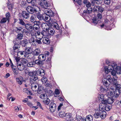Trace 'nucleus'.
Masks as SVG:
<instances>
[{
  "instance_id": "nucleus-8",
  "label": "nucleus",
  "mask_w": 121,
  "mask_h": 121,
  "mask_svg": "<svg viewBox=\"0 0 121 121\" xmlns=\"http://www.w3.org/2000/svg\"><path fill=\"white\" fill-rule=\"evenodd\" d=\"M38 85L37 83H34L31 84V88L34 91H36L38 90Z\"/></svg>"
},
{
  "instance_id": "nucleus-7",
  "label": "nucleus",
  "mask_w": 121,
  "mask_h": 121,
  "mask_svg": "<svg viewBox=\"0 0 121 121\" xmlns=\"http://www.w3.org/2000/svg\"><path fill=\"white\" fill-rule=\"evenodd\" d=\"M56 108V104L53 102L51 103L50 105V109L51 112H54Z\"/></svg>"
},
{
  "instance_id": "nucleus-17",
  "label": "nucleus",
  "mask_w": 121,
  "mask_h": 121,
  "mask_svg": "<svg viewBox=\"0 0 121 121\" xmlns=\"http://www.w3.org/2000/svg\"><path fill=\"white\" fill-rule=\"evenodd\" d=\"M92 11V9L91 7L87 8L86 10L84 11L83 14L84 15H85L86 14L90 13H91Z\"/></svg>"
},
{
  "instance_id": "nucleus-12",
  "label": "nucleus",
  "mask_w": 121,
  "mask_h": 121,
  "mask_svg": "<svg viewBox=\"0 0 121 121\" xmlns=\"http://www.w3.org/2000/svg\"><path fill=\"white\" fill-rule=\"evenodd\" d=\"M40 49L39 48H37L35 49L32 52L33 54L34 55L33 57L35 58V56H38L40 53Z\"/></svg>"
},
{
  "instance_id": "nucleus-48",
  "label": "nucleus",
  "mask_w": 121,
  "mask_h": 121,
  "mask_svg": "<svg viewBox=\"0 0 121 121\" xmlns=\"http://www.w3.org/2000/svg\"><path fill=\"white\" fill-rule=\"evenodd\" d=\"M49 10V12H48V13L47 15H48V16H49L50 17H52L54 16V12L50 9Z\"/></svg>"
},
{
  "instance_id": "nucleus-49",
  "label": "nucleus",
  "mask_w": 121,
  "mask_h": 121,
  "mask_svg": "<svg viewBox=\"0 0 121 121\" xmlns=\"http://www.w3.org/2000/svg\"><path fill=\"white\" fill-rule=\"evenodd\" d=\"M116 70L117 73L121 74V66L120 67L119 66H117V68Z\"/></svg>"
},
{
  "instance_id": "nucleus-31",
  "label": "nucleus",
  "mask_w": 121,
  "mask_h": 121,
  "mask_svg": "<svg viewBox=\"0 0 121 121\" xmlns=\"http://www.w3.org/2000/svg\"><path fill=\"white\" fill-rule=\"evenodd\" d=\"M17 55L18 56H20V55L21 56L24 55V56L25 57L26 56V52L24 51H20L18 52L17 53Z\"/></svg>"
},
{
  "instance_id": "nucleus-59",
  "label": "nucleus",
  "mask_w": 121,
  "mask_h": 121,
  "mask_svg": "<svg viewBox=\"0 0 121 121\" xmlns=\"http://www.w3.org/2000/svg\"><path fill=\"white\" fill-rule=\"evenodd\" d=\"M104 11V9L101 6H99V9H98V11H99L100 13H102Z\"/></svg>"
},
{
  "instance_id": "nucleus-53",
  "label": "nucleus",
  "mask_w": 121,
  "mask_h": 121,
  "mask_svg": "<svg viewBox=\"0 0 121 121\" xmlns=\"http://www.w3.org/2000/svg\"><path fill=\"white\" fill-rule=\"evenodd\" d=\"M99 8V6H95L93 9V10L94 12H97L98 11Z\"/></svg>"
},
{
  "instance_id": "nucleus-28",
  "label": "nucleus",
  "mask_w": 121,
  "mask_h": 121,
  "mask_svg": "<svg viewBox=\"0 0 121 121\" xmlns=\"http://www.w3.org/2000/svg\"><path fill=\"white\" fill-rule=\"evenodd\" d=\"M114 100L112 98H109L107 100V103L108 104H111L114 101Z\"/></svg>"
},
{
  "instance_id": "nucleus-27",
  "label": "nucleus",
  "mask_w": 121,
  "mask_h": 121,
  "mask_svg": "<svg viewBox=\"0 0 121 121\" xmlns=\"http://www.w3.org/2000/svg\"><path fill=\"white\" fill-rule=\"evenodd\" d=\"M16 80L17 82L18 83L21 85L22 84V80H23V78L22 77H20L19 78H16Z\"/></svg>"
},
{
  "instance_id": "nucleus-36",
  "label": "nucleus",
  "mask_w": 121,
  "mask_h": 121,
  "mask_svg": "<svg viewBox=\"0 0 121 121\" xmlns=\"http://www.w3.org/2000/svg\"><path fill=\"white\" fill-rule=\"evenodd\" d=\"M40 98L42 99H46L48 98L47 95L46 94H41L40 95Z\"/></svg>"
},
{
  "instance_id": "nucleus-38",
  "label": "nucleus",
  "mask_w": 121,
  "mask_h": 121,
  "mask_svg": "<svg viewBox=\"0 0 121 121\" xmlns=\"http://www.w3.org/2000/svg\"><path fill=\"white\" fill-rule=\"evenodd\" d=\"M19 42H20V43L23 46L25 47L27 44L28 43V41L26 39L22 40L21 42L20 41Z\"/></svg>"
},
{
  "instance_id": "nucleus-26",
  "label": "nucleus",
  "mask_w": 121,
  "mask_h": 121,
  "mask_svg": "<svg viewBox=\"0 0 121 121\" xmlns=\"http://www.w3.org/2000/svg\"><path fill=\"white\" fill-rule=\"evenodd\" d=\"M106 112L103 111L101 110L100 111V117L102 119H104L106 116Z\"/></svg>"
},
{
  "instance_id": "nucleus-54",
  "label": "nucleus",
  "mask_w": 121,
  "mask_h": 121,
  "mask_svg": "<svg viewBox=\"0 0 121 121\" xmlns=\"http://www.w3.org/2000/svg\"><path fill=\"white\" fill-rule=\"evenodd\" d=\"M93 23L94 24V25H96L97 23L98 22V20L97 19L94 18L92 20Z\"/></svg>"
},
{
  "instance_id": "nucleus-9",
  "label": "nucleus",
  "mask_w": 121,
  "mask_h": 121,
  "mask_svg": "<svg viewBox=\"0 0 121 121\" xmlns=\"http://www.w3.org/2000/svg\"><path fill=\"white\" fill-rule=\"evenodd\" d=\"M48 32L49 36L50 35H53L55 33V31L51 27H49L48 29Z\"/></svg>"
},
{
  "instance_id": "nucleus-11",
  "label": "nucleus",
  "mask_w": 121,
  "mask_h": 121,
  "mask_svg": "<svg viewBox=\"0 0 121 121\" xmlns=\"http://www.w3.org/2000/svg\"><path fill=\"white\" fill-rule=\"evenodd\" d=\"M44 70L41 69H39L37 71V74L41 76H44L45 74Z\"/></svg>"
},
{
  "instance_id": "nucleus-51",
  "label": "nucleus",
  "mask_w": 121,
  "mask_h": 121,
  "mask_svg": "<svg viewBox=\"0 0 121 121\" xmlns=\"http://www.w3.org/2000/svg\"><path fill=\"white\" fill-rule=\"evenodd\" d=\"M41 81L43 83H45L47 82L48 79L46 77H43L41 79Z\"/></svg>"
},
{
  "instance_id": "nucleus-14",
  "label": "nucleus",
  "mask_w": 121,
  "mask_h": 121,
  "mask_svg": "<svg viewBox=\"0 0 121 121\" xmlns=\"http://www.w3.org/2000/svg\"><path fill=\"white\" fill-rule=\"evenodd\" d=\"M103 85L105 86L109 87L110 86L111 83L107 80V79L104 78L102 80Z\"/></svg>"
},
{
  "instance_id": "nucleus-45",
  "label": "nucleus",
  "mask_w": 121,
  "mask_h": 121,
  "mask_svg": "<svg viewBox=\"0 0 121 121\" xmlns=\"http://www.w3.org/2000/svg\"><path fill=\"white\" fill-rule=\"evenodd\" d=\"M44 17V16H43L41 14H38L37 17L39 20H43Z\"/></svg>"
},
{
  "instance_id": "nucleus-47",
  "label": "nucleus",
  "mask_w": 121,
  "mask_h": 121,
  "mask_svg": "<svg viewBox=\"0 0 121 121\" xmlns=\"http://www.w3.org/2000/svg\"><path fill=\"white\" fill-rule=\"evenodd\" d=\"M8 20V21H9V20L7 19L6 17L3 18L0 21V23L1 24H3L5 23Z\"/></svg>"
},
{
  "instance_id": "nucleus-37",
  "label": "nucleus",
  "mask_w": 121,
  "mask_h": 121,
  "mask_svg": "<svg viewBox=\"0 0 121 121\" xmlns=\"http://www.w3.org/2000/svg\"><path fill=\"white\" fill-rule=\"evenodd\" d=\"M41 33L43 36H49L48 32V30H46V31H45L44 30H43L41 31Z\"/></svg>"
},
{
  "instance_id": "nucleus-30",
  "label": "nucleus",
  "mask_w": 121,
  "mask_h": 121,
  "mask_svg": "<svg viewBox=\"0 0 121 121\" xmlns=\"http://www.w3.org/2000/svg\"><path fill=\"white\" fill-rule=\"evenodd\" d=\"M36 39H35L33 37H32L29 40L30 43H32L34 45H35L36 44Z\"/></svg>"
},
{
  "instance_id": "nucleus-41",
  "label": "nucleus",
  "mask_w": 121,
  "mask_h": 121,
  "mask_svg": "<svg viewBox=\"0 0 121 121\" xmlns=\"http://www.w3.org/2000/svg\"><path fill=\"white\" fill-rule=\"evenodd\" d=\"M59 112V115L60 117L62 118L64 117L65 114L64 112V111H63Z\"/></svg>"
},
{
  "instance_id": "nucleus-4",
  "label": "nucleus",
  "mask_w": 121,
  "mask_h": 121,
  "mask_svg": "<svg viewBox=\"0 0 121 121\" xmlns=\"http://www.w3.org/2000/svg\"><path fill=\"white\" fill-rule=\"evenodd\" d=\"M17 65L18 69L20 71L23 70L26 67L25 65L22 64L21 62H17Z\"/></svg>"
},
{
  "instance_id": "nucleus-24",
  "label": "nucleus",
  "mask_w": 121,
  "mask_h": 121,
  "mask_svg": "<svg viewBox=\"0 0 121 121\" xmlns=\"http://www.w3.org/2000/svg\"><path fill=\"white\" fill-rule=\"evenodd\" d=\"M107 79V80L109 81L111 83H112L113 81V77L112 78L110 75H108L106 76V78H105Z\"/></svg>"
},
{
  "instance_id": "nucleus-58",
  "label": "nucleus",
  "mask_w": 121,
  "mask_h": 121,
  "mask_svg": "<svg viewBox=\"0 0 121 121\" xmlns=\"http://www.w3.org/2000/svg\"><path fill=\"white\" fill-rule=\"evenodd\" d=\"M47 59L46 61V63L48 64H50L51 62L50 58H48V57L47 58Z\"/></svg>"
},
{
  "instance_id": "nucleus-19",
  "label": "nucleus",
  "mask_w": 121,
  "mask_h": 121,
  "mask_svg": "<svg viewBox=\"0 0 121 121\" xmlns=\"http://www.w3.org/2000/svg\"><path fill=\"white\" fill-rule=\"evenodd\" d=\"M14 30V31L17 33H18L20 32V31L22 33H23L24 32V30L21 27H18L15 28Z\"/></svg>"
},
{
  "instance_id": "nucleus-63",
  "label": "nucleus",
  "mask_w": 121,
  "mask_h": 121,
  "mask_svg": "<svg viewBox=\"0 0 121 121\" xmlns=\"http://www.w3.org/2000/svg\"><path fill=\"white\" fill-rule=\"evenodd\" d=\"M6 17V18L9 20V18L10 17V15L9 13V12L7 13L5 15Z\"/></svg>"
},
{
  "instance_id": "nucleus-21",
  "label": "nucleus",
  "mask_w": 121,
  "mask_h": 121,
  "mask_svg": "<svg viewBox=\"0 0 121 121\" xmlns=\"http://www.w3.org/2000/svg\"><path fill=\"white\" fill-rule=\"evenodd\" d=\"M43 42L44 43L46 44H48L50 43L49 39L47 37H45L43 38Z\"/></svg>"
},
{
  "instance_id": "nucleus-55",
  "label": "nucleus",
  "mask_w": 121,
  "mask_h": 121,
  "mask_svg": "<svg viewBox=\"0 0 121 121\" xmlns=\"http://www.w3.org/2000/svg\"><path fill=\"white\" fill-rule=\"evenodd\" d=\"M65 117L66 118L69 119L71 118V114L69 113H67L65 114Z\"/></svg>"
},
{
  "instance_id": "nucleus-57",
  "label": "nucleus",
  "mask_w": 121,
  "mask_h": 121,
  "mask_svg": "<svg viewBox=\"0 0 121 121\" xmlns=\"http://www.w3.org/2000/svg\"><path fill=\"white\" fill-rule=\"evenodd\" d=\"M47 100H43V102L46 104H49L50 102V100L48 99H47Z\"/></svg>"
},
{
  "instance_id": "nucleus-61",
  "label": "nucleus",
  "mask_w": 121,
  "mask_h": 121,
  "mask_svg": "<svg viewBox=\"0 0 121 121\" xmlns=\"http://www.w3.org/2000/svg\"><path fill=\"white\" fill-rule=\"evenodd\" d=\"M27 60H23L22 61V62H21L22 64H24L25 65H26V66L27 64Z\"/></svg>"
},
{
  "instance_id": "nucleus-56",
  "label": "nucleus",
  "mask_w": 121,
  "mask_h": 121,
  "mask_svg": "<svg viewBox=\"0 0 121 121\" xmlns=\"http://www.w3.org/2000/svg\"><path fill=\"white\" fill-rule=\"evenodd\" d=\"M117 78V77H113V80L114 81L113 82V85L115 86L118 83L117 80L116 79Z\"/></svg>"
},
{
  "instance_id": "nucleus-29",
  "label": "nucleus",
  "mask_w": 121,
  "mask_h": 121,
  "mask_svg": "<svg viewBox=\"0 0 121 121\" xmlns=\"http://www.w3.org/2000/svg\"><path fill=\"white\" fill-rule=\"evenodd\" d=\"M28 3H31L33 6H35L36 4V0H26Z\"/></svg>"
},
{
  "instance_id": "nucleus-40",
  "label": "nucleus",
  "mask_w": 121,
  "mask_h": 121,
  "mask_svg": "<svg viewBox=\"0 0 121 121\" xmlns=\"http://www.w3.org/2000/svg\"><path fill=\"white\" fill-rule=\"evenodd\" d=\"M42 9L43 10L44 13L47 15L48 13V12H49V10H50V9H49L47 8H46V7L43 9Z\"/></svg>"
},
{
  "instance_id": "nucleus-42",
  "label": "nucleus",
  "mask_w": 121,
  "mask_h": 121,
  "mask_svg": "<svg viewBox=\"0 0 121 121\" xmlns=\"http://www.w3.org/2000/svg\"><path fill=\"white\" fill-rule=\"evenodd\" d=\"M23 36V35L22 34H18L17 38L16 39H17H17L21 40L22 39V38Z\"/></svg>"
},
{
  "instance_id": "nucleus-16",
  "label": "nucleus",
  "mask_w": 121,
  "mask_h": 121,
  "mask_svg": "<svg viewBox=\"0 0 121 121\" xmlns=\"http://www.w3.org/2000/svg\"><path fill=\"white\" fill-rule=\"evenodd\" d=\"M41 26L43 29H45L46 30H48V29L50 27L48 24L44 23H42Z\"/></svg>"
},
{
  "instance_id": "nucleus-6",
  "label": "nucleus",
  "mask_w": 121,
  "mask_h": 121,
  "mask_svg": "<svg viewBox=\"0 0 121 121\" xmlns=\"http://www.w3.org/2000/svg\"><path fill=\"white\" fill-rule=\"evenodd\" d=\"M36 23H34V24L33 26V30H36L39 29L40 27L39 25L41 23L39 21H37L35 22Z\"/></svg>"
},
{
  "instance_id": "nucleus-32",
  "label": "nucleus",
  "mask_w": 121,
  "mask_h": 121,
  "mask_svg": "<svg viewBox=\"0 0 121 121\" xmlns=\"http://www.w3.org/2000/svg\"><path fill=\"white\" fill-rule=\"evenodd\" d=\"M93 120V117L91 115H89L87 116L86 119V121H92Z\"/></svg>"
},
{
  "instance_id": "nucleus-34",
  "label": "nucleus",
  "mask_w": 121,
  "mask_h": 121,
  "mask_svg": "<svg viewBox=\"0 0 121 121\" xmlns=\"http://www.w3.org/2000/svg\"><path fill=\"white\" fill-rule=\"evenodd\" d=\"M39 65H41L43 64V62L42 61L39 59H37L35 60L34 63Z\"/></svg>"
},
{
  "instance_id": "nucleus-25",
  "label": "nucleus",
  "mask_w": 121,
  "mask_h": 121,
  "mask_svg": "<svg viewBox=\"0 0 121 121\" xmlns=\"http://www.w3.org/2000/svg\"><path fill=\"white\" fill-rule=\"evenodd\" d=\"M117 67L116 68H115L112 69V70L110 69V70L109 72L111 71V70H112L111 72V73L113 76H114L113 77H117L116 75V72H117L116 69H117Z\"/></svg>"
},
{
  "instance_id": "nucleus-44",
  "label": "nucleus",
  "mask_w": 121,
  "mask_h": 121,
  "mask_svg": "<svg viewBox=\"0 0 121 121\" xmlns=\"http://www.w3.org/2000/svg\"><path fill=\"white\" fill-rule=\"evenodd\" d=\"M34 62H30L27 63V66L28 67H32L34 66Z\"/></svg>"
},
{
  "instance_id": "nucleus-13",
  "label": "nucleus",
  "mask_w": 121,
  "mask_h": 121,
  "mask_svg": "<svg viewBox=\"0 0 121 121\" xmlns=\"http://www.w3.org/2000/svg\"><path fill=\"white\" fill-rule=\"evenodd\" d=\"M25 27L29 31H31L33 30V26L31 24H26Z\"/></svg>"
},
{
  "instance_id": "nucleus-64",
  "label": "nucleus",
  "mask_w": 121,
  "mask_h": 121,
  "mask_svg": "<svg viewBox=\"0 0 121 121\" xmlns=\"http://www.w3.org/2000/svg\"><path fill=\"white\" fill-rule=\"evenodd\" d=\"M27 105L31 108H32V106L33 105V104L32 103L29 102V101H27Z\"/></svg>"
},
{
  "instance_id": "nucleus-23",
  "label": "nucleus",
  "mask_w": 121,
  "mask_h": 121,
  "mask_svg": "<svg viewBox=\"0 0 121 121\" xmlns=\"http://www.w3.org/2000/svg\"><path fill=\"white\" fill-rule=\"evenodd\" d=\"M43 20L47 22H50L51 19L50 17L48 15H46L45 16V17H44Z\"/></svg>"
},
{
  "instance_id": "nucleus-10",
  "label": "nucleus",
  "mask_w": 121,
  "mask_h": 121,
  "mask_svg": "<svg viewBox=\"0 0 121 121\" xmlns=\"http://www.w3.org/2000/svg\"><path fill=\"white\" fill-rule=\"evenodd\" d=\"M17 39L13 41V43L14 44L13 47V49H18L20 47L19 44L20 43V42H18L17 40Z\"/></svg>"
},
{
  "instance_id": "nucleus-50",
  "label": "nucleus",
  "mask_w": 121,
  "mask_h": 121,
  "mask_svg": "<svg viewBox=\"0 0 121 121\" xmlns=\"http://www.w3.org/2000/svg\"><path fill=\"white\" fill-rule=\"evenodd\" d=\"M12 69H13V71L14 72L15 74H18V72H17V69H16L15 67H16V66H12L11 67Z\"/></svg>"
},
{
  "instance_id": "nucleus-33",
  "label": "nucleus",
  "mask_w": 121,
  "mask_h": 121,
  "mask_svg": "<svg viewBox=\"0 0 121 121\" xmlns=\"http://www.w3.org/2000/svg\"><path fill=\"white\" fill-rule=\"evenodd\" d=\"M26 54V55L31 54L32 52L31 49L30 48H26L25 49Z\"/></svg>"
},
{
  "instance_id": "nucleus-18",
  "label": "nucleus",
  "mask_w": 121,
  "mask_h": 121,
  "mask_svg": "<svg viewBox=\"0 0 121 121\" xmlns=\"http://www.w3.org/2000/svg\"><path fill=\"white\" fill-rule=\"evenodd\" d=\"M36 17L34 15H32L30 17V21L31 22L34 23L38 21H36Z\"/></svg>"
},
{
  "instance_id": "nucleus-62",
  "label": "nucleus",
  "mask_w": 121,
  "mask_h": 121,
  "mask_svg": "<svg viewBox=\"0 0 121 121\" xmlns=\"http://www.w3.org/2000/svg\"><path fill=\"white\" fill-rule=\"evenodd\" d=\"M21 25H23L25 26L26 24L24 23L22 19H20V22L19 23Z\"/></svg>"
},
{
  "instance_id": "nucleus-3",
  "label": "nucleus",
  "mask_w": 121,
  "mask_h": 121,
  "mask_svg": "<svg viewBox=\"0 0 121 121\" xmlns=\"http://www.w3.org/2000/svg\"><path fill=\"white\" fill-rule=\"evenodd\" d=\"M107 100H105L102 101V103L99 104V108L100 110H103V111L105 110L108 111L111 108L112 105L111 104H106Z\"/></svg>"
},
{
  "instance_id": "nucleus-22",
  "label": "nucleus",
  "mask_w": 121,
  "mask_h": 121,
  "mask_svg": "<svg viewBox=\"0 0 121 121\" xmlns=\"http://www.w3.org/2000/svg\"><path fill=\"white\" fill-rule=\"evenodd\" d=\"M38 59L43 62L44 61L46 58V56L44 55V54H41L39 55L38 56Z\"/></svg>"
},
{
  "instance_id": "nucleus-1",
  "label": "nucleus",
  "mask_w": 121,
  "mask_h": 121,
  "mask_svg": "<svg viewBox=\"0 0 121 121\" xmlns=\"http://www.w3.org/2000/svg\"><path fill=\"white\" fill-rule=\"evenodd\" d=\"M26 10L28 12L25 11H22V16L26 19H27L29 18L30 13L32 14L34 13H37L39 12L36 9L30 6L27 7Z\"/></svg>"
},
{
  "instance_id": "nucleus-60",
  "label": "nucleus",
  "mask_w": 121,
  "mask_h": 121,
  "mask_svg": "<svg viewBox=\"0 0 121 121\" xmlns=\"http://www.w3.org/2000/svg\"><path fill=\"white\" fill-rule=\"evenodd\" d=\"M53 26L54 28H56L57 30H58L60 28L59 25L56 23Z\"/></svg>"
},
{
  "instance_id": "nucleus-20",
  "label": "nucleus",
  "mask_w": 121,
  "mask_h": 121,
  "mask_svg": "<svg viewBox=\"0 0 121 121\" xmlns=\"http://www.w3.org/2000/svg\"><path fill=\"white\" fill-rule=\"evenodd\" d=\"M109 87L105 86H101L100 90L102 92H105L108 91Z\"/></svg>"
},
{
  "instance_id": "nucleus-2",
  "label": "nucleus",
  "mask_w": 121,
  "mask_h": 121,
  "mask_svg": "<svg viewBox=\"0 0 121 121\" xmlns=\"http://www.w3.org/2000/svg\"><path fill=\"white\" fill-rule=\"evenodd\" d=\"M106 63L108 65V67L106 66L104 68V70L105 73H108L109 72L110 69L112 70V69L115 68L117 67V65L113 62H110L108 60H106Z\"/></svg>"
},
{
  "instance_id": "nucleus-39",
  "label": "nucleus",
  "mask_w": 121,
  "mask_h": 121,
  "mask_svg": "<svg viewBox=\"0 0 121 121\" xmlns=\"http://www.w3.org/2000/svg\"><path fill=\"white\" fill-rule=\"evenodd\" d=\"M98 98L99 100L102 101H102L106 100H104V96L102 94H101L99 96Z\"/></svg>"
},
{
  "instance_id": "nucleus-35",
  "label": "nucleus",
  "mask_w": 121,
  "mask_h": 121,
  "mask_svg": "<svg viewBox=\"0 0 121 121\" xmlns=\"http://www.w3.org/2000/svg\"><path fill=\"white\" fill-rule=\"evenodd\" d=\"M113 93L115 97H118L119 94H120L117 89H116L115 91L113 92Z\"/></svg>"
},
{
  "instance_id": "nucleus-46",
  "label": "nucleus",
  "mask_w": 121,
  "mask_h": 121,
  "mask_svg": "<svg viewBox=\"0 0 121 121\" xmlns=\"http://www.w3.org/2000/svg\"><path fill=\"white\" fill-rule=\"evenodd\" d=\"M100 116V111L98 112L95 113L94 115V117L96 118H99Z\"/></svg>"
},
{
  "instance_id": "nucleus-43",
  "label": "nucleus",
  "mask_w": 121,
  "mask_h": 121,
  "mask_svg": "<svg viewBox=\"0 0 121 121\" xmlns=\"http://www.w3.org/2000/svg\"><path fill=\"white\" fill-rule=\"evenodd\" d=\"M38 93L39 94H40L42 92V91L43 90V87L42 86H38Z\"/></svg>"
},
{
  "instance_id": "nucleus-52",
  "label": "nucleus",
  "mask_w": 121,
  "mask_h": 121,
  "mask_svg": "<svg viewBox=\"0 0 121 121\" xmlns=\"http://www.w3.org/2000/svg\"><path fill=\"white\" fill-rule=\"evenodd\" d=\"M44 5L46 7H48L50 5V4L48 0H47L44 2Z\"/></svg>"
},
{
  "instance_id": "nucleus-5",
  "label": "nucleus",
  "mask_w": 121,
  "mask_h": 121,
  "mask_svg": "<svg viewBox=\"0 0 121 121\" xmlns=\"http://www.w3.org/2000/svg\"><path fill=\"white\" fill-rule=\"evenodd\" d=\"M38 80V78L36 76H33L30 77L29 79L30 82L31 84L36 83V82Z\"/></svg>"
},
{
  "instance_id": "nucleus-15",
  "label": "nucleus",
  "mask_w": 121,
  "mask_h": 121,
  "mask_svg": "<svg viewBox=\"0 0 121 121\" xmlns=\"http://www.w3.org/2000/svg\"><path fill=\"white\" fill-rule=\"evenodd\" d=\"M66 107L62 104H60L58 108V110L59 111H64Z\"/></svg>"
}]
</instances>
